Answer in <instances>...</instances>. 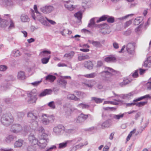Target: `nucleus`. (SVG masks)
I'll return each instance as SVG.
<instances>
[{"label": "nucleus", "mask_w": 151, "mask_h": 151, "mask_svg": "<svg viewBox=\"0 0 151 151\" xmlns=\"http://www.w3.org/2000/svg\"><path fill=\"white\" fill-rule=\"evenodd\" d=\"M27 117L30 118L32 121L35 124V127L37 128L35 129V130L38 131L40 133L44 132V129L43 127L41 126L37 127L38 122L41 119V115L38 111L34 110L29 112L27 114Z\"/></svg>", "instance_id": "obj_1"}, {"label": "nucleus", "mask_w": 151, "mask_h": 151, "mask_svg": "<svg viewBox=\"0 0 151 151\" xmlns=\"http://www.w3.org/2000/svg\"><path fill=\"white\" fill-rule=\"evenodd\" d=\"M47 135L45 133L42 134L40 138V140L38 141L37 138H35L34 135L31 133L29 136L28 139L30 143L33 145L37 144L39 145H41L42 144L43 146L45 147L47 142L48 139L47 138Z\"/></svg>", "instance_id": "obj_2"}, {"label": "nucleus", "mask_w": 151, "mask_h": 151, "mask_svg": "<svg viewBox=\"0 0 151 151\" xmlns=\"http://www.w3.org/2000/svg\"><path fill=\"white\" fill-rule=\"evenodd\" d=\"M105 70L100 73V74L104 80L107 81L109 78L111 77L112 75H114L117 73V71L114 70L111 68L108 67H105Z\"/></svg>", "instance_id": "obj_3"}, {"label": "nucleus", "mask_w": 151, "mask_h": 151, "mask_svg": "<svg viewBox=\"0 0 151 151\" xmlns=\"http://www.w3.org/2000/svg\"><path fill=\"white\" fill-rule=\"evenodd\" d=\"M0 121L3 125L8 126L13 123L14 118L10 114H3L1 117Z\"/></svg>", "instance_id": "obj_4"}, {"label": "nucleus", "mask_w": 151, "mask_h": 151, "mask_svg": "<svg viewBox=\"0 0 151 151\" xmlns=\"http://www.w3.org/2000/svg\"><path fill=\"white\" fill-rule=\"evenodd\" d=\"M7 27H8L9 30L14 28V25L13 21L12 19H10L9 21L8 20L2 19L0 22V27L6 28Z\"/></svg>", "instance_id": "obj_5"}, {"label": "nucleus", "mask_w": 151, "mask_h": 151, "mask_svg": "<svg viewBox=\"0 0 151 151\" xmlns=\"http://www.w3.org/2000/svg\"><path fill=\"white\" fill-rule=\"evenodd\" d=\"M42 119L41 120L42 123L45 125H48L50 122V119H51L52 120L54 119V116L52 115H49L43 114L41 115Z\"/></svg>", "instance_id": "obj_6"}, {"label": "nucleus", "mask_w": 151, "mask_h": 151, "mask_svg": "<svg viewBox=\"0 0 151 151\" xmlns=\"http://www.w3.org/2000/svg\"><path fill=\"white\" fill-rule=\"evenodd\" d=\"M54 9V7L52 5H46L40 8V11L43 14H48L51 13Z\"/></svg>", "instance_id": "obj_7"}, {"label": "nucleus", "mask_w": 151, "mask_h": 151, "mask_svg": "<svg viewBox=\"0 0 151 151\" xmlns=\"http://www.w3.org/2000/svg\"><path fill=\"white\" fill-rule=\"evenodd\" d=\"M145 99H151V96L149 94L146 95L144 96H141L137 99H134L133 100V102L131 103H127L126 104L127 106H131L135 105L136 102L140 101Z\"/></svg>", "instance_id": "obj_8"}, {"label": "nucleus", "mask_w": 151, "mask_h": 151, "mask_svg": "<svg viewBox=\"0 0 151 151\" xmlns=\"http://www.w3.org/2000/svg\"><path fill=\"white\" fill-rule=\"evenodd\" d=\"M65 130V127L61 124L58 125L53 128V132L57 135H61Z\"/></svg>", "instance_id": "obj_9"}, {"label": "nucleus", "mask_w": 151, "mask_h": 151, "mask_svg": "<svg viewBox=\"0 0 151 151\" xmlns=\"http://www.w3.org/2000/svg\"><path fill=\"white\" fill-rule=\"evenodd\" d=\"M89 116H91L89 114H83L81 113L75 119L76 122L77 123H81L84 122Z\"/></svg>", "instance_id": "obj_10"}, {"label": "nucleus", "mask_w": 151, "mask_h": 151, "mask_svg": "<svg viewBox=\"0 0 151 151\" xmlns=\"http://www.w3.org/2000/svg\"><path fill=\"white\" fill-rule=\"evenodd\" d=\"M28 96L30 97V99L28 101L29 103H33L36 100V89H33L29 94H28Z\"/></svg>", "instance_id": "obj_11"}, {"label": "nucleus", "mask_w": 151, "mask_h": 151, "mask_svg": "<svg viewBox=\"0 0 151 151\" xmlns=\"http://www.w3.org/2000/svg\"><path fill=\"white\" fill-rule=\"evenodd\" d=\"M22 127L19 124H13L11 128V131L15 133H18L22 130Z\"/></svg>", "instance_id": "obj_12"}, {"label": "nucleus", "mask_w": 151, "mask_h": 151, "mask_svg": "<svg viewBox=\"0 0 151 151\" xmlns=\"http://www.w3.org/2000/svg\"><path fill=\"white\" fill-rule=\"evenodd\" d=\"M24 91L21 89H17L14 93V94L12 95V96L14 98H18L20 96H24Z\"/></svg>", "instance_id": "obj_13"}, {"label": "nucleus", "mask_w": 151, "mask_h": 151, "mask_svg": "<svg viewBox=\"0 0 151 151\" xmlns=\"http://www.w3.org/2000/svg\"><path fill=\"white\" fill-rule=\"evenodd\" d=\"M14 4L11 0H2L1 5L7 7H12L14 5Z\"/></svg>", "instance_id": "obj_14"}, {"label": "nucleus", "mask_w": 151, "mask_h": 151, "mask_svg": "<svg viewBox=\"0 0 151 151\" xmlns=\"http://www.w3.org/2000/svg\"><path fill=\"white\" fill-rule=\"evenodd\" d=\"M134 46L132 43H128L126 47V49L127 52L129 54H132L134 52Z\"/></svg>", "instance_id": "obj_15"}, {"label": "nucleus", "mask_w": 151, "mask_h": 151, "mask_svg": "<svg viewBox=\"0 0 151 151\" xmlns=\"http://www.w3.org/2000/svg\"><path fill=\"white\" fill-rule=\"evenodd\" d=\"M62 1L64 4L65 7L68 10L72 11L74 9L75 7L73 6V5L69 4V2H70V0L67 1L62 0Z\"/></svg>", "instance_id": "obj_16"}, {"label": "nucleus", "mask_w": 151, "mask_h": 151, "mask_svg": "<svg viewBox=\"0 0 151 151\" xmlns=\"http://www.w3.org/2000/svg\"><path fill=\"white\" fill-rule=\"evenodd\" d=\"M83 64L84 67L89 70H92L93 68V65L92 61H85L84 62Z\"/></svg>", "instance_id": "obj_17"}, {"label": "nucleus", "mask_w": 151, "mask_h": 151, "mask_svg": "<svg viewBox=\"0 0 151 151\" xmlns=\"http://www.w3.org/2000/svg\"><path fill=\"white\" fill-rule=\"evenodd\" d=\"M112 124L111 119H108L102 123H100L99 124L102 128L104 127H109Z\"/></svg>", "instance_id": "obj_18"}, {"label": "nucleus", "mask_w": 151, "mask_h": 151, "mask_svg": "<svg viewBox=\"0 0 151 151\" xmlns=\"http://www.w3.org/2000/svg\"><path fill=\"white\" fill-rule=\"evenodd\" d=\"M78 59L79 61H81L90 58L89 56L87 54H79L78 55Z\"/></svg>", "instance_id": "obj_19"}, {"label": "nucleus", "mask_w": 151, "mask_h": 151, "mask_svg": "<svg viewBox=\"0 0 151 151\" xmlns=\"http://www.w3.org/2000/svg\"><path fill=\"white\" fill-rule=\"evenodd\" d=\"M124 114H120L118 115L110 114L109 115V116L112 119H115L116 120H119L123 117Z\"/></svg>", "instance_id": "obj_20"}, {"label": "nucleus", "mask_w": 151, "mask_h": 151, "mask_svg": "<svg viewBox=\"0 0 151 151\" xmlns=\"http://www.w3.org/2000/svg\"><path fill=\"white\" fill-rule=\"evenodd\" d=\"M69 144H70V141L68 140L64 142L58 144L57 145L58 146V149H60L66 148L67 147L68 145Z\"/></svg>", "instance_id": "obj_21"}, {"label": "nucleus", "mask_w": 151, "mask_h": 151, "mask_svg": "<svg viewBox=\"0 0 151 151\" xmlns=\"http://www.w3.org/2000/svg\"><path fill=\"white\" fill-rule=\"evenodd\" d=\"M151 63V56H149L144 62L142 65L144 67H150Z\"/></svg>", "instance_id": "obj_22"}, {"label": "nucleus", "mask_w": 151, "mask_h": 151, "mask_svg": "<svg viewBox=\"0 0 151 151\" xmlns=\"http://www.w3.org/2000/svg\"><path fill=\"white\" fill-rule=\"evenodd\" d=\"M52 91L51 89H46L41 92L39 95V97H42L47 95L50 94Z\"/></svg>", "instance_id": "obj_23"}, {"label": "nucleus", "mask_w": 151, "mask_h": 151, "mask_svg": "<svg viewBox=\"0 0 151 151\" xmlns=\"http://www.w3.org/2000/svg\"><path fill=\"white\" fill-rule=\"evenodd\" d=\"M91 105L86 104L83 103H81L77 105V107L81 108L83 109H88L91 106Z\"/></svg>", "instance_id": "obj_24"}, {"label": "nucleus", "mask_w": 151, "mask_h": 151, "mask_svg": "<svg viewBox=\"0 0 151 151\" xmlns=\"http://www.w3.org/2000/svg\"><path fill=\"white\" fill-rule=\"evenodd\" d=\"M88 42L92 44L93 46L98 48L101 47V45L100 42L97 41L88 40Z\"/></svg>", "instance_id": "obj_25"}, {"label": "nucleus", "mask_w": 151, "mask_h": 151, "mask_svg": "<svg viewBox=\"0 0 151 151\" xmlns=\"http://www.w3.org/2000/svg\"><path fill=\"white\" fill-rule=\"evenodd\" d=\"M17 76V78L20 80H24L26 77L25 73L21 71L18 72Z\"/></svg>", "instance_id": "obj_26"}, {"label": "nucleus", "mask_w": 151, "mask_h": 151, "mask_svg": "<svg viewBox=\"0 0 151 151\" xmlns=\"http://www.w3.org/2000/svg\"><path fill=\"white\" fill-rule=\"evenodd\" d=\"M76 93V95H77L80 99H83L86 96V94L84 92L76 91L74 92Z\"/></svg>", "instance_id": "obj_27"}, {"label": "nucleus", "mask_w": 151, "mask_h": 151, "mask_svg": "<svg viewBox=\"0 0 151 151\" xmlns=\"http://www.w3.org/2000/svg\"><path fill=\"white\" fill-rule=\"evenodd\" d=\"M56 78L55 76L48 75L45 77V80L50 82H52Z\"/></svg>", "instance_id": "obj_28"}, {"label": "nucleus", "mask_w": 151, "mask_h": 151, "mask_svg": "<svg viewBox=\"0 0 151 151\" xmlns=\"http://www.w3.org/2000/svg\"><path fill=\"white\" fill-rule=\"evenodd\" d=\"M131 81V79L129 80L128 78H124L122 82L119 83V85L122 87L128 84Z\"/></svg>", "instance_id": "obj_29"}, {"label": "nucleus", "mask_w": 151, "mask_h": 151, "mask_svg": "<svg viewBox=\"0 0 151 151\" xmlns=\"http://www.w3.org/2000/svg\"><path fill=\"white\" fill-rule=\"evenodd\" d=\"M68 98L70 100H73L75 101L80 100L79 98L77 97L74 94H69L67 96Z\"/></svg>", "instance_id": "obj_30"}, {"label": "nucleus", "mask_w": 151, "mask_h": 151, "mask_svg": "<svg viewBox=\"0 0 151 151\" xmlns=\"http://www.w3.org/2000/svg\"><path fill=\"white\" fill-rule=\"evenodd\" d=\"M82 140L81 137H78L75 138L71 140H69L70 141V144L72 143L73 144H75L80 142Z\"/></svg>", "instance_id": "obj_31"}, {"label": "nucleus", "mask_w": 151, "mask_h": 151, "mask_svg": "<svg viewBox=\"0 0 151 151\" xmlns=\"http://www.w3.org/2000/svg\"><path fill=\"white\" fill-rule=\"evenodd\" d=\"M104 100V99L97 98L96 97H92L91 98V102L92 101H94L96 103L99 104L102 103Z\"/></svg>", "instance_id": "obj_32"}, {"label": "nucleus", "mask_w": 151, "mask_h": 151, "mask_svg": "<svg viewBox=\"0 0 151 151\" xmlns=\"http://www.w3.org/2000/svg\"><path fill=\"white\" fill-rule=\"evenodd\" d=\"M97 76V73L95 72L90 74H86L83 75L85 77L88 78H93Z\"/></svg>", "instance_id": "obj_33"}, {"label": "nucleus", "mask_w": 151, "mask_h": 151, "mask_svg": "<svg viewBox=\"0 0 151 151\" xmlns=\"http://www.w3.org/2000/svg\"><path fill=\"white\" fill-rule=\"evenodd\" d=\"M23 141L22 139H19L18 141H16L14 144L15 147H20L22 145Z\"/></svg>", "instance_id": "obj_34"}, {"label": "nucleus", "mask_w": 151, "mask_h": 151, "mask_svg": "<svg viewBox=\"0 0 151 151\" xmlns=\"http://www.w3.org/2000/svg\"><path fill=\"white\" fill-rule=\"evenodd\" d=\"M21 19L22 22H26L29 21L28 17L24 14H22L21 16Z\"/></svg>", "instance_id": "obj_35"}, {"label": "nucleus", "mask_w": 151, "mask_h": 151, "mask_svg": "<svg viewBox=\"0 0 151 151\" xmlns=\"http://www.w3.org/2000/svg\"><path fill=\"white\" fill-rule=\"evenodd\" d=\"M116 60V58L112 56L108 57L105 59V60L107 62H113Z\"/></svg>", "instance_id": "obj_36"}, {"label": "nucleus", "mask_w": 151, "mask_h": 151, "mask_svg": "<svg viewBox=\"0 0 151 151\" xmlns=\"http://www.w3.org/2000/svg\"><path fill=\"white\" fill-rule=\"evenodd\" d=\"M60 33L63 36H65L66 34H70L72 33V31L68 29H63V31L60 32Z\"/></svg>", "instance_id": "obj_37"}, {"label": "nucleus", "mask_w": 151, "mask_h": 151, "mask_svg": "<svg viewBox=\"0 0 151 151\" xmlns=\"http://www.w3.org/2000/svg\"><path fill=\"white\" fill-rule=\"evenodd\" d=\"M74 16L78 20H81L82 16V13L81 11H79L74 14Z\"/></svg>", "instance_id": "obj_38"}, {"label": "nucleus", "mask_w": 151, "mask_h": 151, "mask_svg": "<svg viewBox=\"0 0 151 151\" xmlns=\"http://www.w3.org/2000/svg\"><path fill=\"white\" fill-rule=\"evenodd\" d=\"M108 17V15H103L100 17L99 19L96 21L97 23H99L101 21H104L107 20V18Z\"/></svg>", "instance_id": "obj_39"}, {"label": "nucleus", "mask_w": 151, "mask_h": 151, "mask_svg": "<svg viewBox=\"0 0 151 151\" xmlns=\"http://www.w3.org/2000/svg\"><path fill=\"white\" fill-rule=\"evenodd\" d=\"M75 52L71 51L68 53H66L64 56V57L69 58H72L74 55Z\"/></svg>", "instance_id": "obj_40"}, {"label": "nucleus", "mask_w": 151, "mask_h": 151, "mask_svg": "<svg viewBox=\"0 0 151 151\" xmlns=\"http://www.w3.org/2000/svg\"><path fill=\"white\" fill-rule=\"evenodd\" d=\"M50 58V56H49L47 58H43L41 60V61L43 64H46L48 63Z\"/></svg>", "instance_id": "obj_41"}, {"label": "nucleus", "mask_w": 151, "mask_h": 151, "mask_svg": "<svg viewBox=\"0 0 151 151\" xmlns=\"http://www.w3.org/2000/svg\"><path fill=\"white\" fill-rule=\"evenodd\" d=\"M14 137L12 135H9L6 139L5 141L7 143H9L13 140Z\"/></svg>", "instance_id": "obj_42"}, {"label": "nucleus", "mask_w": 151, "mask_h": 151, "mask_svg": "<svg viewBox=\"0 0 151 151\" xmlns=\"http://www.w3.org/2000/svg\"><path fill=\"white\" fill-rule=\"evenodd\" d=\"M9 88V85L8 84H5L3 86H1V90L6 91Z\"/></svg>", "instance_id": "obj_43"}, {"label": "nucleus", "mask_w": 151, "mask_h": 151, "mask_svg": "<svg viewBox=\"0 0 151 151\" xmlns=\"http://www.w3.org/2000/svg\"><path fill=\"white\" fill-rule=\"evenodd\" d=\"M147 103V101L140 102L138 103L136 102L135 105L137 106L141 107L146 104Z\"/></svg>", "instance_id": "obj_44"}, {"label": "nucleus", "mask_w": 151, "mask_h": 151, "mask_svg": "<svg viewBox=\"0 0 151 151\" xmlns=\"http://www.w3.org/2000/svg\"><path fill=\"white\" fill-rule=\"evenodd\" d=\"M13 55L14 57H17L20 56V54L19 50H14L12 52Z\"/></svg>", "instance_id": "obj_45"}, {"label": "nucleus", "mask_w": 151, "mask_h": 151, "mask_svg": "<svg viewBox=\"0 0 151 151\" xmlns=\"http://www.w3.org/2000/svg\"><path fill=\"white\" fill-rule=\"evenodd\" d=\"M42 14V13L41 14H39V15H38L37 17V20H39L40 22L45 20V17H44L43 16L41 15Z\"/></svg>", "instance_id": "obj_46"}, {"label": "nucleus", "mask_w": 151, "mask_h": 151, "mask_svg": "<svg viewBox=\"0 0 151 151\" xmlns=\"http://www.w3.org/2000/svg\"><path fill=\"white\" fill-rule=\"evenodd\" d=\"M107 21L109 23H112L114 22V19L113 17L108 16V17L107 19Z\"/></svg>", "instance_id": "obj_47"}, {"label": "nucleus", "mask_w": 151, "mask_h": 151, "mask_svg": "<svg viewBox=\"0 0 151 151\" xmlns=\"http://www.w3.org/2000/svg\"><path fill=\"white\" fill-rule=\"evenodd\" d=\"M140 17H137L134 20V24L135 25H138L141 22L142 20L140 19Z\"/></svg>", "instance_id": "obj_48"}, {"label": "nucleus", "mask_w": 151, "mask_h": 151, "mask_svg": "<svg viewBox=\"0 0 151 151\" xmlns=\"http://www.w3.org/2000/svg\"><path fill=\"white\" fill-rule=\"evenodd\" d=\"M59 83L60 85L65 86L67 83V82L64 79H62L59 80Z\"/></svg>", "instance_id": "obj_49"}, {"label": "nucleus", "mask_w": 151, "mask_h": 151, "mask_svg": "<svg viewBox=\"0 0 151 151\" xmlns=\"http://www.w3.org/2000/svg\"><path fill=\"white\" fill-rule=\"evenodd\" d=\"M136 129H134L132 131H131L129 135L127 138V141H128L130 139V137H131L132 135V134L136 132Z\"/></svg>", "instance_id": "obj_50"}, {"label": "nucleus", "mask_w": 151, "mask_h": 151, "mask_svg": "<svg viewBox=\"0 0 151 151\" xmlns=\"http://www.w3.org/2000/svg\"><path fill=\"white\" fill-rule=\"evenodd\" d=\"M16 114L18 118H23L24 115L25 113L23 112H17L16 113Z\"/></svg>", "instance_id": "obj_51"}, {"label": "nucleus", "mask_w": 151, "mask_h": 151, "mask_svg": "<svg viewBox=\"0 0 151 151\" xmlns=\"http://www.w3.org/2000/svg\"><path fill=\"white\" fill-rule=\"evenodd\" d=\"M48 106L52 109H54L55 108L54 102L53 101H52L49 102L48 104Z\"/></svg>", "instance_id": "obj_52"}, {"label": "nucleus", "mask_w": 151, "mask_h": 151, "mask_svg": "<svg viewBox=\"0 0 151 151\" xmlns=\"http://www.w3.org/2000/svg\"><path fill=\"white\" fill-rule=\"evenodd\" d=\"M51 52L50 51L48 50H43L40 53V54L42 56H46V54H50Z\"/></svg>", "instance_id": "obj_53"}, {"label": "nucleus", "mask_w": 151, "mask_h": 151, "mask_svg": "<svg viewBox=\"0 0 151 151\" xmlns=\"http://www.w3.org/2000/svg\"><path fill=\"white\" fill-rule=\"evenodd\" d=\"M95 24L94 18H92L90 20V22L88 24V27H90L91 26H93Z\"/></svg>", "instance_id": "obj_54"}, {"label": "nucleus", "mask_w": 151, "mask_h": 151, "mask_svg": "<svg viewBox=\"0 0 151 151\" xmlns=\"http://www.w3.org/2000/svg\"><path fill=\"white\" fill-rule=\"evenodd\" d=\"M88 144V142L87 141H86L84 144L83 143H80L78 145H76L77 147H79L81 148L83 146L86 145Z\"/></svg>", "instance_id": "obj_55"}, {"label": "nucleus", "mask_w": 151, "mask_h": 151, "mask_svg": "<svg viewBox=\"0 0 151 151\" xmlns=\"http://www.w3.org/2000/svg\"><path fill=\"white\" fill-rule=\"evenodd\" d=\"M7 69V67L4 65H0V70L2 71H4Z\"/></svg>", "instance_id": "obj_56"}, {"label": "nucleus", "mask_w": 151, "mask_h": 151, "mask_svg": "<svg viewBox=\"0 0 151 151\" xmlns=\"http://www.w3.org/2000/svg\"><path fill=\"white\" fill-rule=\"evenodd\" d=\"M103 63L102 61L98 60L97 62L96 67L97 68H99L101 67L103 65Z\"/></svg>", "instance_id": "obj_57"}, {"label": "nucleus", "mask_w": 151, "mask_h": 151, "mask_svg": "<svg viewBox=\"0 0 151 151\" xmlns=\"http://www.w3.org/2000/svg\"><path fill=\"white\" fill-rule=\"evenodd\" d=\"M64 131L68 133H73L75 132V130L74 129H65Z\"/></svg>", "instance_id": "obj_58"}, {"label": "nucleus", "mask_w": 151, "mask_h": 151, "mask_svg": "<svg viewBox=\"0 0 151 151\" xmlns=\"http://www.w3.org/2000/svg\"><path fill=\"white\" fill-rule=\"evenodd\" d=\"M41 82L42 80L37 81L34 82L32 83L31 84L33 86H36L38 85Z\"/></svg>", "instance_id": "obj_59"}, {"label": "nucleus", "mask_w": 151, "mask_h": 151, "mask_svg": "<svg viewBox=\"0 0 151 151\" xmlns=\"http://www.w3.org/2000/svg\"><path fill=\"white\" fill-rule=\"evenodd\" d=\"M112 45L113 47L115 49H118L119 48V44L116 42H114L112 43Z\"/></svg>", "instance_id": "obj_60"}, {"label": "nucleus", "mask_w": 151, "mask_h": 151, "mask_svg": "<svg viewBox=\"0 0 151 151\" xmlns=\"http://www.w3.org/2000/svg\"><path fill=\"white\" fill-rule=\"evenodd\" d=\"M56 146L55 145H53L48 148L45 151H52L53 149H56Z\"/></svg>", "instance_id": "obj_61"}, {"label": "nucleus", "mask_w": 151, "mask_h": 151, "mask_svg": "<svg viewBox=\"0 0 151 151\" xmlns=\"http://www.w3.org/2000/svg\"><path fill=\"white\" fill-rule=\"evenodd\" d=\"M28 151H35V147L33 145L29 146L27 148Z\"/></svg>", "instance_id": "obj_62"}, {"label": "nucleus", "mask_w": 151, "mask_h": 151, "mask_svg": "<svg viewBox=\"0 0 151 151\" xmlns=\"http://www.w3.org/2000/svg\"><path fill=\"white\" fill-rule=\"evenodd\" d=\"M83 86H86L90 88H91L92 87V85L90 84L88 81V82L83 83Z\"/></svg>", "instance_id": "obj_63"}, {"label": "nucleus", "mask_w": 151, "mask_h": 151, "mask_svg": "<svg viewBox=\"0 0 151 151\" xmlns=\"http://www.w3.org/2000/svg\"><path fill=\"white\" fill-rule=\"evenodd\" d=\"M34 9L35 13L39 14H41V13L40 12L37 10V5H35L34 6Z\"/></svg>", "instance_id": "obj_64"}]
</instances>
